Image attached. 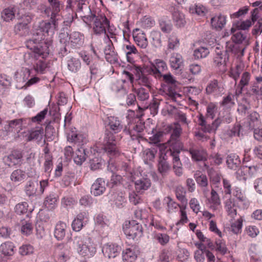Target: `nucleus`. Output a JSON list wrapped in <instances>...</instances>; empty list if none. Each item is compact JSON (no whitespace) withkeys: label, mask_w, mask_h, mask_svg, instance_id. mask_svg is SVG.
<instances>
[{"label":"nucleus","mask_w":262,"mask_h":262,"mask_svg":"<svg viewBox=\"0 0 262 262\" xmlns=\"http://www.w3.org/2000/svg\"><path fill=\"white\" fill-rule=\"evenodd\" d=\"M24 57L25 62L29 66H33L37 58V55L34 52L26 53L24 54Z\"/></svg>","instance_id":"nucleus-59"},{"label":"nucleus","mask_w":262,"mask_h":262,"mask_svg":"<svg viewBox=\"0 0 262 262\" xmlns=\"http://www.w3.org/2000/svg\"><path fill=\"white\" fill-rule=\"evenodd\" d=\"M15 246L11 242H6L0 246V252L5 256H11L14 253Z\"/></svg>","instance_id":"nucleus-25"},{"label":"nucleus","mask_w":262,"mask_h":262,"mask_svg":"<svg viewBox=\"0 0 262 262\" xmlns=\"http://www.w3.org/2000/svg\"><path fill=\"white\" fill-rule=\"evenodd\" d=\"M135 189L137 192H143L151 186V182L149 179L141 178L135 182Z\"/></svg>","instance_id":"nucleus-21"},{"label":"nucleus","mask_w":262,"mask_h":262,"mask_svg":"<svg viewBox=\"0 0 262 262\" xmlns=\"http://www.w3.org/2000/svg\"><path fill=\"white\" fill-rule=\"evenodd\" d=\"M29 48L33 50L37 57L42 56V58H43L49 54V46L46 42H40L38 44H34Z\"/></svg>","instance_id":"nucleus-12"},{"label":"nucleus","mask_w":262,"mask_h":262,"mask_svg":"<svg viewBox=\"0 0 262 262\" xmlns=\"http://www.w3.org/2000/svg\"><path fill=\"white\" fill-rule=\"evenodd\" d=\"M23 158V152L20 149H13L8 155L3 158V162L6 165L12 167L20 164Z\"/></svg>","instance_id":"nucleus-5"},{"label":"nucleus","mask_w":262,"mask_h":262,"mask_svg":"<svg viewBox=\"0 0 262 262\" xmlns=\"http://www.w3.org/2000/svg\"><path fill=\"white\" fill-rule=\"evenodd\" d=\"M79 13L82 20L89 26L93 24V30L96 34L106 33V27L109 26V20L101 14L96 15V12L92 11L90 5L84 6V7L77 12Z\"/></svg>","instance_id":"nucleus-1"},{"label":"nucleus","mask_w":262,"mask_h":262,"mask_svg":"<svg viewBox=\"0 0 262 262\" xmlns=\"http://www.w3.org/2000/svg\"><path fill=\"white\" fill-rule=\"evenodd\" d=\"M246 30V21L244 20H238L233 24V27L231 29L232 33H234L236 30L238 31L234 34V41L236 43L234 46L238 45L242 48H246V46L239 45L245 40V34L242 33V31Z\"/></svg>","instance_id":"nucleus-4"},{"label":"nucleus","mask_w":262,"mask_h":262,"mask_svg":"<svg viewBox=\"0 0 262 262\" xmlns=\"http://www.w3.org/2000/svg\"><path fill=\"white\" fill-rule=\"evenodd\" d=\"M182 56L177 53L171 54L169 58V64L171 68L174 70L179 69L183 64Z\"/></svg>","instance_id":"nucleus-24"},{"label":"nucleus","mask_w":262,"mask_h":262,"mask_svg":"<svg viewBox=\"0 0 262 262\" xmlns=\"http://www.w3.org/2000/svg\"><path fill=\"white\" fill-rule=\"evenodd\" d=\"M194 178L198 185L201 188H204L203 192L205 195H206L209 191V190L206 188L208 185V179L206 176L202 173L201 171L198 170L194 174Z\"/></svg>","instance_id":"nucleus-17"},{"label":"nucleus","mask_w":262,"mask_h":262,"mask_svg":"<svg viewBox=\"0 0 262 262\" xmlns=\"http://www.w3.org/2000/svg\"><path fill=\"white\" fill-rule=\"evenodd\" d=\"M151 75H146L142 73L138 78L139 84L146 86L149 90L151 88Z\"/></svg>","instance_id":"nucleus-41"},{"label":"nucleus","mask_w":262,"mask_h":262,"mask_svg":"<svg viewBox=\"0 0 262 262\" xmlns=\"http://www.w3.org/2000/svg\"><path fill=\"white\" fill-rule=\"evenodd\" d=\"M180 152L172 151L170 149V155L172 158L173 168L175 174L180 177L183 174L182 164L179 157Z\"/></svg>","instance_id":"nucleus-13"},{"label":"nucleus","mask_w":262,"mask_h":262,"mask_svg":"<svg viewBox=\"0 0 262 262\" xmlns=\"http://www.w3.org/2000/svg\"><path fill=\"white\" fill-rule=\"evenodd\" d=\"M26 178V173L25 171L17 169L14 170L11 174V180L15 183L23 181Z\"/></svg>","instance_id":"nucleus-33"},{"label":"nucleus","mask_w":262,"mask_h":262,"mask_svg":"<svg viewBox=\"0 0 262 262\" xmlns=\"http://www.w3.org/2000/svg\"><path fill=\"white\" fill-rule=\"evenodd\" d=\"M33 69L37 73L43 74L47 67V64L44 61L43 58L36 59L33 64Z\"/></svg>","instance_id":"nucleus-37"},{"label":"nucleus","mask_w":262,"mask_h":262,"mask_svg":"<svg viewBox=\"0 0 262 262\" xmlns=\"http://www.w3.org/2000/svg\"><path fill=\"white\" fill-rule=\"evenodd\" d=\"M245 47L242 48L238 45L234 46L232 43L227 42L226 50H221L219 47H216L215 49V55L222 53L232 52L237 56V58L240 59L244 55Z\"/></svg>","instance_id":"nucleus-6"},{"label":"nucleus","mask_w":262,"mask_h":262,"mask_svg":"<svg viewBox=\"0 0 262 262\" xmlns=\"http://www.w3.org/2000/svg\"><path fill=\"white\" fill-rule=\"evenodd\" d=\"M77 248L78 252L83 256L91 257L96 253V250L95 245L92 242L90 237H88L85 239L81 240Z\"/></svg>","instance_id":"nucleus-3"},{"label":"nucleus","mask_w":262,"mask_h":262,"mask_svg":"<svg viewBox=\"0 0 262 262\" xmlns=\"http://www.w3.org/2000/svg\"><path fill=\"white\" fill-rule=\"evenodd\" d=\"M225 207L228 214L231 217H233L236 214V210L235 204L231 199L226 200Z\"/></svg>","instance_id":"nucleus-46"},{"label":"nucleus","mask_w":262,"mask_h":262,"mask_svg":"<svg viewBox=\"0 0 262 262\" xmlns=\"http://www.w3.org/2000/svg\"><path fill=\"white\" fill-rule=\"evenodd\" d=\"M48 2L52 9L51 14L52 18L55 17L59 18L58 13L63 7L62 2L60 0H48Z\"/></svg>","instance_id":"nucleus-26"},{"label":"nucleus","mask_w":262,"mask_h":262,"mask_svg":"<svg viewBox=\"0 0 262 262\" xmlns=\"http://www.w3.org/2000/svg\"><path fill=\"white\" fill-rule=\"evenodd\" d=\"M170 168L168 162L164 159L161 160L158 164V170L161 173L167 172Z\"/></svg>","instance_id":"nucleus-64"},{"label":"nucleus","mask_w":262,"mask_h":262,"mask_svg":"<svg viewBox=\"0 0 262 262\" xmlns=\"http://www.w3.org/2000/svg\"><path fill=\"white\" fill-rule=\"evenodd\" d=\"M137 257V251L132 247L126 249L122 253V258L126 262H133Z\"/></svg>","instance_id":"nucleus-30"},{"label":"nucleus","mask_w":262,"mask_h":262,"mask_svg":"<svg viewBox=\"0 0 262 262\" xmlns=\"http://www.w3.org/2000/svg\"><path fill=\"white\" fill-rule=\"evenodd\" d=\"M19 253L23 256L32 254L34 252V248L30 244L23 245L19 248Z\"/></svg>","instance_id":"nucleus-52"},{"label":"nucleus","mask_w":262,"mask_h":262,"mask_svg":"<svg viewBox=\"0 0 262 262\" xmlns=\"http://www.w3.org/2000/svg\"><path fill=\"white\" fill-rule=\"evenodd\" d=\"M226 17L221 14L215 15L211 18V25L212 28L219 30H221L226 24Z\"/></svg>","instance_id":"nucleus-20"},{"label":"nucleus","mask_w":262,"mask_h":262,"mask_svg":"<svg viewBox=\"0 0 262 262\" xmlns=\"http://www.w3.org/2000/svg\"><path fill=\"white\" fill-rule=\"evenodd\" d=\"M108 126L115 134L120 132L123 128V125L118 118L111 116L108 118Z\"/></svg>","instance_id":"nucleus-23"},{"label":"nucleus","mask_w":262,"mask_h":262,"mask_svg":"<svg viewBox=\"0 0 262 262\" xmlns=\"http://www.w3.org/2000/svg\"><path fill=\"white\" fill-rule=\"evenodd\" d=\"M173 19L178 27L181 28L185 26L186 20L184 15L179 11H175L172 14Z\"/></svg>","instance_id":"nucleus-34"},{"label":"nucleus","mask_w":262,"mask_h":262,"mask_svg":"<svg viewBox=\"0 0 262 262\" xmlns=\"http://www.w3.org/2000/svg\"><path fill=\"white\" fill-rule=\"evenodd\" d=\"M15 17L14 8L5 9L2 12V18L4 21H9Z\"/></svg>","instance_id":"nucleus-49"},{"label":"nucleus","mask_w":262,"mask_h":262,"mask_svg":"<svg viewBox=\"0 0 262 262\" xmlns=\"http://www.w3.org/2000/svg\"><path fill=\"white\" fill-rule=\"evenodd\" d=\"M209 202L213 204L211 206V208L213 210H216L217 207L221 204V200L219 195L213 189L211 190V198Z\"/></svg>","instance_id":"nucleus-48"},{"label":"nucleus","mask_w":262,"mask_h":262,"mask_svg":"<svg viewBox=\"0 0 262 262\" xmlns=\"http://www.w3.org/2000/svg\"><path fill=\"white\" fill-rule=\"evenodd\" d=\"M159 26L162 31L165 33H170L172 29V25L170 20H160Z\"/></svg>","instance_id":"nucleus-56"},{"label":"nucleus","mask_w":262,"mask_h":262,"mask_svg":"<svg viewBox=\"0 0 262 262\" xmlns=\"http://www.w3.org/2000/svg\"><path fill=\"white\" fill-rule=\"evenodd\" d=\"M105 184V181L102 178H98L91 186V193L95 196L102 194L106 189Z\"/></svg>","instance_id":"nucleus-16"},{"label":"nucleus","mask_w":262,"mask_h":262,"mask_svg":"<svg viewBox=\"0 0 262 262\" xmlns=\"http://www.w3.org/2000/svg\"><path fill=\"white\" fill-rule=\"evenodd\" d=\"M43 134V130L42 128H40L37 130H32L30 131L28 136L27 141H30L33 140L40 141L42 138Z\"/></svg>","instance_id":"nucleus-45"},{"label":"nucleus","mask_w":262,"mask_h":262,"mask_svg":"<svg viewBox=\"0 0 262 262\" xmlns=\"http://www.w3.org/2000/svg\"><path fill=\"white\" fill-rule=\"evenodd\" d=\"M121 248L115 244H106L102 249L104 255L108 258H115L120 254Z\"/></svg>","instance_id":"nucleus-11"},{"label":"nucleus","mask_w":262,"mask_h":262,"mask_svg":"<svg viewBox=\"0 0 262 262\" xmlns=\"http://www.w3.org/2000/svg\"><path fill=\"white\" fill-rule=\"evenodd\" d=\"M244 129L240 124L235 125L231 130L228 131V135L230 137L237 136L238 137H244Z\"/></svg>","instance_id":"nucleus-51"},{"label":"nucleus","mask_w":262,"mask_h":262,"mask_svg":"<svg viewBox=\"0 0 262 262\" xmlns=\"http://www.w3.org/2000/svg\"><path fill=\"white\" fill-rule=\"evenodd\" d=\"M67 225L62 222H59L56 225L54 236L58 240H62L66 235Z\"/></svg>","instance_id":"nucleus-27"},{"label":"nucleus","mask_w":262,"mask_h":262,"mask_svg":"<svg viewBox=\"0 0 262 262\" xmlns=\"http://www.w3.org/2000/svg\"><path fill=\"white\" fill-rule=\"evenodd\" d=\"M246 85V71L242 74V77L240 80L235 91V97L237 102L243 105V108L246 110L244 102L246 101L245 95L242 93Z\"/></svg>","instance_id":"nucleus-10"},{"label":"nucleus","mask_w":262,"mask_h":262,"mask_svg":"<svg viewBox=\"0 0 262 262\" xmlns=\"http://www.w3.org/2000/svg\"><path fill=\"white\" fill-rule=\"evenodd\" d=\"M122 178L118 174H113L110 181L107 182V185L112 189H115V187L122 186Z\"/></svg>","instance_id":"nucleus-36"},{"label":"nucleus","mask_w":262,"mask_h":262,"mask_svg":"<svg viewBox=\"0 0 262 262\" xmlns=\"http://www.w3.org/2000/svg\"><path fill=\"white\" fill-rule=\"evenodd\" d=\"M103 163V160L100 157H95L90 161L91 169L96 170L101 168Z\"/></svg>","instance_id":"nucleus-54"},{"label":"nucleus","mask_w":262,"mask_h":262,"mask_svg":"<svg viewBox=\"0 0 262 262\" xmlns=\"http://www.w3.org/2000/svg\"><path fill=\"white\" fill-rule=\"evenodd\" d=\"M45 33L42 30L39 28L33 31L32 37L31 39L28 40L27 42V47H30L34 44H38L40 42H43L44 39Z\"/></svg>","instance_id":"nucleus-19"},{"label":"nucleus","mask_w":262,"mask_h":262,"mask_svg":"<svg viewBox=\"0 0 262 262\" xmlns=\"http://www.w3.org/2000/svg\"><path fill=\"white\" fill-rule=\"evenodd\" d=\"M59 18H52L51 15L50 21L48 22L42 21L39 24L38 28H39L45 33H48L49 31L53 29H57L58 26V21Z\"/></svg>","instance_id":"nucleus-14"},{"label":"nucleus","mask_w":262,"mask_h":262,"mask_svg":"<svg viewBox=\"0 0 262 262\" xmlns=\"http://www.w3.org/2000/svg\"><path fill=\"white\" fill-rule=\"evenodd\" d=\"M167 66L165 61L161 59H156L155 63H152L149 70L150 74H152L156 78H160L162 74L167 70Z\"/></svg>","instance_id":"nucleus-7"},{"label":"nucleus","mask_w":262,"mask_h":262,"mask_svg":"<svg viewBox=\"0 0 262 262\" xmlns=\"http://www.w3.org/2000/svg\"><path fill=\"white\" fill-rule=\"evenodd\" d=\"M102 148L111 158L119 155V151L115 143V138L113 133L108 132L105 134Z\"/></svg>","instance_id":"nucleus-2"},{"label":"nucleus","mask_w":262,"mask_h":262,"mask_svg":"<svg viewBox=\"0 0 262 262\" xmlns=\"http://www.w3.org/2000/svg\"><path fill=\"white\" fill-rule=\"evenodd\" d=\"M28 207V205L26 202L18 203L15 207V212L19 215L24 214L27 212Z\"/></svg>","instance_id":"nucleus-63"},{"label":"nucleus","mask_w":262,"mask_h":262,"mask_svg":"<svg viewBox=\"0 0 262 262\" xmlns=\"http://www.w3.org/2000/svg\"><path fill=\"white\" fill-rule=\"evenodd\" d=\"M175 192L178 200L181 201L183 205H186L187 200L186 198L185 188L182 185H179L176 187Z\"/></svg>","instance_id":"nucleus-35"},{"label":"nucleus","mask_w":262,"mask_h":262,"mask_svg":"<svg viewBox=\"0 0 262 262\" xmlns=\"http://www.w3.org/2000/svg\"><path fill=\"white\" fill-rule=\"evenodd\" d=\"M182 132V128L178 122L174 123V126L169 139H180Z\"/></svg>","instance_id":"nucleus-53"},{"label":"nucleus","mask_w":262,"mask_h":262,"mask_svg":"<svg viewBox=\"0 0 262 262\" xmlns=\"http://www.w3.org/2000/svg\"><path fill=\"white\" fill-rule=\"evenodd\" d=\"M110 200L115 203L118 208L122 207L124 198L123 193L121 191H115V189H112L110 194Z\"/></svg>","instance_id":"nucleus-22"},{"label":"nucleus","mask_w":262,"mask_h":262,"mask_svg":"<svg viewBox=\"0 0 262 262\" xmlns=\"http://www.w3.org/2000/svg\"><path fill=\"white\" fill-rule=\"evenodd\" d=\"M144 123L142 122L140 120H139L136 124L133 125L132 129L130 130H128L127 132L130 135L132 139L134 140L137 138L138 135H135L133 134V132L140 133L144 130Z\"/></svg>","instance_id":"nucleus-32"},{"label":"nucleus","mask_w":262,"mask_h":262,"mask_svg":"<svg viewBox=\"0 0 262 262\" xmlns=\"http://www.w3.org/2000/svg\"><path fill=\"white\" fill-rule=\"evenodd\" d=\"M57 249H64V251L63 252H61L59 254V257L60 259L62 260L63 261H66L67 259H69L70 256H69V251L68 250V247L67 245H64L63 244H59L57 246Z\"/></svg>","instance_id":"nucleus-60"},{"label":"nucleus","mask_w":262,"mask_h":262,"mask_svg":"<svg viewBox=\"0 0 262 262\" xmlns=\"http://www.w3.org/2000/svg\"><path fill=\"white\" fill-rule=\"evenodd\" d=\"M86 159L85 150L83 147L78 148L76 151L75 156L74 157V161L77 165H81Z\"/></svg>","instance_id":"nucleus-38"},{"label":"nucleus","mask_w":262,"mask_h":262,"mask_svg":"<svg viewBox=\"0 0 262 262\" xmlns=\"http://www.w3.org/2000/svg\"><path fill=\"white\" fill-rule=\"evenodd\" d=\"M133 32V38L136 44L142 49H145L148 46V41L145 33L136 29Z\"/></svg>","instance_id":"nucleus-15"},{"label":"nucleus","mask_w":262,"mask_h":262,"mask_svg":"<svg viewBox=\"0 0 262 262\" xmlns=\"http://www.w3.org/2000/svg\"><path fill=\"white\" fill-rule=\"evenodd\" d=\"M199 125L201 126L202 130L204 132L211 133L215 132L218 126L221 123L220 119H216L211 124H208L203 115L200 114L199 117Z\"/></svg>","instance_id":"nucleus-9"},{"label":"nucleus","mask_w":262,"mask_h":262,"mask_svg":"<svg viewBox=\"0 0 262 262\" xmlns=\"http://www.w3.org/2000/svg\"><path fill=\"white\" fill-rule=\"evenodd\" d=\"M83 36L78 32H74L70 34L69 40L73 47L81 46L83 43Z\"/></svg>","instance_id":"nucleus-28"},{"label":"nucleus","mask_w":262,"mask_h":262,"mask_svg":"<svg viewBox=\"0 0 262 262\" xmlns=\"http://www.w3.org/2000/svg\"><path fill=\"white\" fill-rule=\"evenodd\" d=\"M22 119H15L10 121L8 123L6 124L4 127V130L7 133L10 132H15L16 129L20 128L21 125Z\"/></svg>","instance_id":"nucleus-31"},{"label":"nucleus","mask_w":262,"mask_h":262,"mask_svg":"<svg viewBox=\"0 0 262 262\" xmlns=\"http://www.w3.org/2000/svg\"><path fill=\"white\" fill-rule=\"evenodd\" d=\"M259 9L262 10V2H261L259 8H255L251 12V19L247 20V30L252 25H254L255 22L258 19Z\"/></svg>","instance_id":"nucleus-42"},{"label":"nucleus","mask_w":262,"mask_h":262,"mask_svg":"<svg viewBox=\"0 0 262 262\" xmlns=\"http://www.w3.org/2000/svg\"><path fill=\"white\" fill-rule=\"evenodd\" d=\"M104 53L105 55V58L108 61L112 62L115 59V53L113 50L112 45H108L106 46L104 50Z\"/></svg>","instance_id":"nucleus-57"},{"label":"nucleus","mask_w":262,"mask_h":262,"mask_svg":"<svg viewBox=\"0 0 262 262\" xmlns=\"http://www.w3.org/2000/svg\"><path fill=\"white\" fill-rule=\"evenodd\" d=\"M208 49L205 47H201L195 49L193 52V56L195 59L205 58L209 54Z\"/></svg>","instance_id":"nucleus-44"},{"label":"nucleus","mask_w":262,"mask_h":262,"mask_svg":"<svg viewBox=\"0 0 262 262\" xmlns=\"http://www.w3.org/2000/svg\"><path fill=\"white\" fill-rule=\"evenodd\" d=\"M189 152L193 160L198 161H205L207 159L206 151L202 149L190 148Z\"/></svg>","instance_id":"nucleus-18"},{"label":"nucleus","mask_w":262,"mask_h":262,"mask_svg":"<svg viewBox=\"0 0 262 262\" xmlns=\"http://www.w3.org/2000/svg\"><path fill=\"white\" fill-rule=\"evenodd\" d=\"M258 114L255 112H253L248 115L247 121H248L249 129L252 130L259 125L260 121L258 120Z\"/></svg>","instance_id":"nucleus-29"},{"label":"nucleus","mask_w":262,"mask_h":262,"mask_svg":"<svg viewBox=\"0 0 262 262\" xmlns=\"http://www.w3.org/2000/svg\"><path fill=\"white\" fill-rule=\"evenodd\" d=\"M81 67V63L78 59L72 58L68 61V69L72 72H77Z\"/></svg>","instance_id":"nucleus-50"},{"label":"nucleus","mask_w":262,"mask_h":262,"mask_svg":"<svg viewBox=\"0 0 262 262\" xmlns=\"http://www.w3.org/2000/svg\"><path fill=\"white\" fill-rule=\"evenodd\" d=\"M226 163L229 168L235 169L239 165L241 161L238 156L235 155H230L227 158Z\"/></svg>","instance_id":"nucleus-39"},{"label":"nucleus","mask_w":262,"mask_h":262,"mask_svg":"<svg viewBox=\"0 0 262 262\" xmlns=\"http://www.w3.org/2000/svg\"><path fill=\"white\" fill-rule=\"evenodd\" d=\"M142 231V228L138 223L135 221L129 222L128 226L124 228V232L126 236L129 239H134L137 235H140Z\"/></svg>","instance_id":"nucleus-8"},{"label":"nucleus","mask_w":262,"mask_h":262,"mask_svg":"<svg viewBox=\"0 0 262 262\" xmlns=\"http://www.w3.org/2000/svg\"><path fill=\"white\" fill-rule=\"evenodd\" d=\"M150 90H146L143 88H140L135 90V92L137 95L138 99L140 101H145L149 98Z\"/></svg>","instance_id":"nucleus-47"},{"label":"nucleus","mask_w":262,"mask_h":262,"mask_svg":"<svg viewBox=\"0 0 262 262\" xmlns=\"http://www.w3.org/2000/svg\"><path fill=\"white\" fill-rule=\"evenodd\" d=\"M215 249L222 255L226 254L228 251L225 242L220 239L216 241Z\"/></svg>","instance_id":"nucleus-61"},{"label":"nucleus","mask_w":262,"mask_h":262,"mask_svg":"<svg viewBox=\"0 0 262 262\" xmlns=\"http://www.w3.org/2000/svg\"><path fill=\"white\" fill-rule=\"evenodd\" d=\"M38 184L36 182H29V184L26 186V192L28 196L35 194L37 190Z\"/></svg>","instance_id":"nucleus-62"},{"label":"nucleus","mask_w":262,"mask_h":262,"mask_svg":"<svg viewBox=\"0 0 262 262\" xmlns=\"http://www.w3.org/2000/svg\"><path fill=\"white\" fill-rule=\"evenodd\" d=\"M29 26H27L21 22L18 23L14 26V31L16 34L23 35L29 30Z\"/></svg>","instance_id":"nucleus-58"},{"label":"nucleus","mask_w":262,"mask_h":262,"mask_svg":"<svg viewBox=\"0 0 262 262\" xmlns=\"http://www.w3.org/2000/svg\"><path fill=\"white\" fill-rule=\"evenodd\" d=\"M168 142L170 146V149L172 151L180 152L183 150V144L180 139H169Z\"/></svg>","instance_id":"nucleus-40"},{"label":"nucleus","mask_w":262,"mask_h":262,"mask_svg":"<svg viewBox=\"0 0 262 262\" xmlns=\"http://www.w3.org/2000/svg\"><path fill=\"white\" fill-rule=\"evenodd\" d=\"M33 226L30 221H24L21 227V233L25 235H29L32 233Z\"/></svg>","instance_id":"nucleus-55"},{"label":"nucleus","mask_w":262,"mask_h":262,"mask_svg":"<svg viewBox=\"0 0 262 262\" xmlns=\"http://www.w3.org/2000/svg\"><path fill=\"white\" fill-rule=\"evenodd\" d=\"M229 54L228 53H222V54L215 55L214 57V62L217 66H225L226 62L228 60Z\"/></svg>","instance_id":"nucleus-43"}]
</instances>
